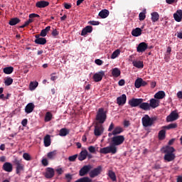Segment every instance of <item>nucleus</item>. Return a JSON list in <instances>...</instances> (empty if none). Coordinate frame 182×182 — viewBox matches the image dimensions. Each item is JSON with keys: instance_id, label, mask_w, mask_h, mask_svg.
<instances>
[{"instance_id": "f257e3e1", "label": "nucleus", "mask_w": 182, "mask_h": 182, "mask_svg": "<svg viewBox=\"0 0 182 182\" xmlns=\"http://www.w3.org/2000/svg\"><path fill=\"white\" fill-rule=\"evenodd\" d=\"M163 149L164 153H165V155L164 156V159L165 161L170 163V161H174V160H176V154H174L176 149H174V147L166 146L164 147Z\"/></svg>"}, {"instance_id": "f03ea898", "label": "nucleus", "mask_w": 182, "mask_h": 182, "mask_svg": "<svg viewBox=\"0 0 182 182\" xmlns=\"http://www.w3.org/2000/svg\"><path fill=\"white\" fill-rule=\"evenodd\" d=\"M95 119L97 122H98L99 124H103V123L106 122L107 114H106V111H105V108H100L98 109Z\"/></svg>"}, {"instance_id": "7ed1b4c3", "label": "nucleus", "mask_w": 182, "mask_h": 182, "mask_svg": "<svg viewBox=\"0 0 182 182\" xmlns=\"http://www.w3.org/2000/svg\"><path fill=\"white\" fill-rule=\"evenodd\" d=\"M156 120H157V117H150L149 114H145L141 119L142 126L144 127H151V126L154 124V122H156Z\"/></svg>"}, {"instance_id": "20e7f679", "label": "nucleus", "mask_w": 182, "mask_h": 182, "mask_svg": "<svg viewBox=\"0 0 182 182\" xmlns=\"http://www.w3.org/2000/svg\"><path fill=\"white\" fill-rule=\"evenodd\" d=\"M100 153H101V154H109V153H112V154H116V153H117V147L110 145L107 147L101 148Z\"/></svg>"}, {"instance_id": "39448f33", "label": "nucleus", "mask_w": 182, "mask_h": 182, "mask_svg": "<svg viewBox=\"0 0 182 182\" xmlns=\"http://www.w3.org/2000/svg\"><path fill=\"white\" fill-rule=\"evenodd\" d=\"M112 146L116 147V146H120L124 143V136L123 135H117L114 136L112 138Z\"/></svg>"}, {"instance_id": "423d86ee", "label": "nucleus", "mask_w": 182, "mask_h": 182, "mask_svg": "<svg viewBox=\"0 0 182 182\" xmlns=\"http://www.w3.org/2000/svg\"><path fill=\"white\" fill-rule=\"evenodd\" d=\"M143 102H144L143 98H132L129 100L128 105H129L131 107H139Z\"/></svg>"}, {"instance_id": "0eeeda50", "label": "nucleus", "mask_w": 182, "mask_h": 182, "mask_svg": "<svg viewBox=\"0 0 182 182\" xmlns=\"http://www.w3.org/2000/svg\"><path fill=\"white\" fill-rule=\"evenodd\" d=\"M14 164L16 166V174H21V171H23L25 166L18 159H15L14 161Z\"/></svg>"}, {"instance_id": "6e6552de", "label": "nucleus", "mask_w": 182, "mask_h": 182, "mask_svg": "<svg viewBox=\"0 0 182 182\" xmlns=\"http://www.w3.org/2000/svg\"><path fill=\"white\" fill-rule=\"evenodd\" d=\"M90 170H92V166L85 165L84 166H82V168H81L80 169L79 176L80 177H83V176H86V174H87L89 173V171H90Z\"/></svg>"}, {"instance_id": "1a4fd4ad", "label": "nucleus", "mask_w": 182, "mask_h": 182, "mask_svg": "<svg viewBox=\"0 0 182 182\" xmlns=\"http://www.w3.org/2000/svg\"><path fill=\"white\" fill-rule=\"evenodd\" d=\"M104 130L105 129L103 128V125H102L101 124H96L94 129L95 136H102V134H103Z\"/></svg>"}, {"instance_id": "9d476101", "label": "nucleus", "mask_w": 182, "mask_h": 182, "mask_svg": "<svg viewBox=\"0 0 182 182\" xmlns=\"http://www.w3.org/2000/svg\"><path fill=\"white\" fill-rule=\"evenodd\" d=\"M179 117L178 113L177 111H173L171 114L166 117V122L170 123L171 122H176Z\"/></svg>"}, {"instance_id": "9b49d317", "label": "nucleus", "mask_w": 182, "mask_h": 182, "mask_svg": "<svg viewBox=\"0 0 182 182\" xmlns=\"http://www.w3.org/2000/svg\"><path fill=\"white\" fill-rule=\"evenodd\" d=\"M102 173V166H99L97 168H95L89 173V176L90 178H95V177H97L99 174Z\"/></svg>"}, {"instance_id": "f8f14e48", "label": "nucleus", "mask_w": 182, "mask_h": 182, "mask_svg": "<svg viewBox=\"0 0 182 182\" xmlns=\"http://www.w3.org/2000/svg\"><path fill=\"white\" fill-rule=\"evenodd\" d=\"M103 76H105V71L101 70L94 74V75L92 76V79L94 82H102V79H103Z\"/></svg>"}, {"instance_id": "ddd939ff", "label": "nucleus", "mask_w": 182, "mask_h": 182, "mask_svg": "<svg viewBox=\"0 0 182 182\" xmlns=\"http://www.w3.org/2000/svg\"><path fill=\"white\" fill-rule=\"evenodd\" d=\"M36 40L34 41L35 43L37 45H46V38L41 37L39 34L35 36Z\"/></svg>"}, {"instance_id": "4468645a", "label": "nucleus", "mask_w": 182, "mask_h": 182, "mask_svg": "<svg viewBox=\"0 0 182 182\" xmlns=\"http://www.w3.org/2000/svg\"><path fill=\"white\" fill-rule=\"evenodd\" d=\"M147 48H149V46L147 45V43L142 42L140 43L139 44V46L136 48V50L137 52H139V53H143V52H146Z\"/></svg>"}, {"instance_id": "2eb2a0df", "label": "nucleus", "mask_w": 182, "mask_h": 182, "mask_svg": "<svg viewBox=\"0 0 182 182\" xmlns=\"http://www.w3.org/2000/svg\"><path fill=\"white\" fill-rule=\"evenodd\" d=\"M160 105V101H159L156 99L154 98H151L149 100V108L150 109H156V107H159V106Z\"/></svg>"}, {"instance_id": "dca6fc26", "label": "nucleus", "mask_w": 182, "mask_h": 182, "mask_svg": "<svg viewBox=\"0 0 182 182\" xmlns=\"http://www.w3.org/2000/svg\"><path fill=\"white\" fill-rule=\"evenodd\" d=\"M127 100V97L126 95H122V96L118 97L117 98V103L119 106H122L123 105H126V101Z\"/></svg>"}, {"instance_id": "f3484780", "label": "nucleus", "mask_w": 182, "mask_h": 182, "mask_svg": "<svg viewBox=\"0 0 182 182\" xmlns=\"http://www.w3.org/2000/svg\"><path fill=\"white\" fill-rule=\"evenodd\" d=\"M93 32V27L91 26H87L82 28L81 32V36H86L87 33H92Z\"/></svg>"}, {"instance_id": "a211bd4d", "label": "nucleus", "mask_w": 182, "mask_h": 182, "mask_svg": "<svg viewBox=\"0 0 182 182\" xmlns=\"http://www.w3.org/2000/svg\"><path fill=\"white\" fill-rule=\"evenodd\" d=\"M55 176V170L52 168H47L46 173H45V178H52Z\"/></svg>"}, {"instance_id": "6ab92c4d", "label": "nucleus", "mask_w": 182, "mask_h": 182, "mask_svg": "<svg viewBox=\"0 0 182 182\" xmlns=\"http://www.w3.org/2000/svg\"><path fill=\"white\" fill-rule=\"evenodd\" d=\"M34 109H35V105H33V103L32 102H30L26 106L25 112L26 113H27V114H29V113H32L33 112Z\"/></svg>"}, {"instance_id": "aec40b11", "label": "nucleus", "mask_w": 182, "mask_h": 182, "mask_svg": "<svg viewBox=\"0 0 182 182\" xmlns=\"http://www.w3.org/2000/svg\"><path fill=\"white\" fill-rule=\"evenodd\" d=\"M3 170H4V171H7L8 173L12 172V170H13L12 164L9 162L4 163L3 165Z\"/></svg>"}, {"instance_id": "412c9836", "label": "nucleus", "mask_w": 182, "mask_h": 182, "mask_svg": "<svg viewBox=\"0 0 182 182\" xmlns=\"http://www.w3.org/2000/svg\"><path fill=\"white\" fill-rule=\"evenodd\" d=\"M110 12L107 9H102L101 11H100L98 16L102 18V19H106L107 16H109V14Z\"/></svg>"}, {"instance_id": "4be33fe9", "label": "nucleus", "mask_w": 182, "mask_h": 182, "mask_svg": "<svg viewBox=\"0 0 182 182\" xmlns=\"http://www.w3.org/2000/svg\"><path fill=\"white\" fill-rule=\"evenodd\" d=\"M173 18L176 22H181L182 19V10H178L176 13L173 14Z\"/></svg>"}, {"instance_id": "5701e85b", "label": "nucleus", "mask_w": 182, "mask_h": 182, "mask_svg": "<svg viewBox=\"0 0 182 182\" xmlns=\"http://www.w3.org/2000/svg\"><path fill=\"white\" fill-rule=\"evenodd\" d=\"M36 6L37 8H46V6H49V2L46 1H40L36 4Z\"/></svg>"}, {"instance_id": "b1692460", "label": "nucleus", "mask_w": 182, "mask_h": 182, "mask_svg": "<svg viewBox=\"0 0 182 182\" xmlns=\"http://www.w3.org/2000/svg\"><path fill=\"white\" fill-rule=\"evenodd\" d=\"M139 109H141V110H144L145 112H149L150 110V105L149 102H141L139 105Z\"/></svg>"}, {"instance_id": "393cba45", "label": "nucleus", "mask_w": 182, "mask_h": 182, "mask_svg": "<svg viewBox=\"0 0 182 182\" xmlns=\"http://www.w3.org/2000/svg\"><path fill=\"white\" fill-rule=\"evenodd\" d=\"M87 157V150H83L80 153L78 156V160L80 161H83V160H86Z\"/></svg>"}, {"instance_id": "a878e982", "label": "nucleus", "mask_w": 182, "mask_h": 182, "mask_svg": "<svg viewBox=\"0 0 182 182\" xmlns=\"http://www.w3.org/2000/svg\"><path fill=\"white\" fill-rule=\"evenodd\" d=\"M165 97H166V92H164V91H159L154 95L155 99L161 100V99H164Z\"/></svg>"}, {"instance_id": "bb28decb", "label": "nucleus", "mask_w": 182, "mask_h": 182, "mask_svg": "<svg viewBox=\"0 0 182 182\" xmlns=\"http://www.w3.org/2000/svg\"><path fill=\"white\" fill-rule=\"evenodd\" d=\"M133 66L135 68H137L138 69H143L144 68V64L143 63V61L140 60H136L132 62Z\"/></svg>"}, {"instance_id": "cd10ccee", "label": "nucleus", "mask_w": 182, "mask_h": 182, "mask_svg": "<svg viewBox=\"0 0 182 182\" xmlns=\"http://www.w3.org/2000/svg\"><path fill=\"white\" fill-rule=\"evenodd\" d=\"M141 32H143L141 28H136L135 29L132 30V36H135V37L140 36L141 35Z\"/></svg>"}, {"instance_id": "c85d7f7f", "label": "nucleus", "mask_w": 182, "mask_h": 182, "mask_svg": "<svg viewBox=\"0 0 182 182\" xmlns=\"http://www.w3.org/2000/svg\"><path fill=\"white\" fill-rule=\"evenodd\" d=\"M122 74V72L120 71V69L115 68L112 70V75L114 76V77H119L120 75Z\"/></svg>"}, {"instance_id": "c756f323", "label": "nucleus", "mask_w": 182, "mask_h": 182, "mask_svg": "<svg viewBox=\"0 0 182 182\" xmlns=\"http://www.w3.org/2000/svg\"><path fill=\"white\" fill-rule=\"evenodd\" d=\"M19 22H21V19H19L18 18H11V20L9 22V24L11 26H15V25H18Z\"/></svg>"}, {"instance_id": "7c9ffc66", "label": "nucleus", "mask_w": 182, "mask_h": 182, "mask_svg": "<svg viewBox=\"0 0 182 182\" xmlns=\"http://www.w3.org/2000/svg\"><path fill=\"white\" fill-rule=\"evenodd\" d=\"M120 133H123V128H122V127H116L112 131L113 136H117V134H120Z\"/></svg>"}, {"instance_id": "2f4dec72", "label": "nucleus", "mask_w": 182, "mask_h": 182, "mask_svg": "<svg viewBox=\"0 0 182 182\" xmlns=\"http://www.w3.org/2000/svg\"><path fill=\"white\" fill-rule=\"evenodd\" d=\"M50 135L47 134L45 137H44V146L45 147H49V146H50Z\"/></svg>"}, {"instance_id": "473e14b6", "label": "nucleus", "mask_w": 182, "mask_h": 182, "mask_svg": "<svg viewBox=\"0 0 182 182\" xmlns=\"http://www.w3.org/2000/svg\"><path fill=\"white\" fill-rule=\"evenodd\" d=\"M151 15L152 22H157V21H159V19L160 18V15L156 11L151 13Z\"/></svg>"}, {"instance_id": "72a5a7b5", "label": "nucleus", "mask_w": 182, "mask_h": 182, "mask_svg": "<svg viewBox=\"0 0 182 182\" xmlns=\"http://www.w3.org/2000/svg\"><path fill=\"white\" fill-rule=\"evenodd\" d=\"M163 127L166 130H171V129H177V127H178V124H177V123L175 122V123L169 124L168 125L164 126Z\"/></svg>"}, {"instance_id": "f704fd0d", "label": "nucleus", "mask_w": 182, "mask_h": 182, "mask_svg": "<svg viewBox=\"0 0 182 182\" xmlns=\"http://www.w3.org/2000/svg\"><path fill=\"white\" fill-rule=\"evenodd\" d=\"M3 72L5 75H11L14 72V67H6L3 69Z\"/></svg>"}, {"instance_id": "c9c22d12", "label": "nucleus", "mask_w": 182, "mask_h": 182, "mask_svg": "<svg viewBox=\"0 0 182 182\" xmlns=\"http://www.w3.org/2000/svg\"><path fill=\"white\" fill-rule=\"evenodd\" d=\"M69 134V130L66 128H62L60 130L59 136H61L62 137H65V136H68Z\"/></svg>"}, {"instance_id": "e433bc0d", "label": "nucleus", "mask_w": 182, "mask_h": 182, "mask_svg": "<svg viewBox=\"0 0 182 182\" xmlns=\"http://www.w3.org/2000/svg\"><path fill=\"white\" fill-rule=\"evenodd\" d=\"M12 83H14V79H12L11 77H7L4 80V85L6 86H11V85H12Z\"/></svg>"}, {"instance_id": "4c0bfd02", "label": "nucleus", "mask_w": 182, "mask_h": 182, "mask_svg": "<svg viewBox=\"0 0 182 182\" xmlns=\"http://www.w3.org/2000/svg\"><path fill=\"white\" fill-rule=\"evenodd\" d=\"M108 176L112 181H117L116 173L113 171H109Z\"/></svg>"}, {"instance_id": "58836bf2", "label": "nucleus", "mask_w": 182, "mask_h": 182, "mask_svg": "<svg viewBox=\"0 0 182 182\" xmlns=\"http://www.w3.org/2000/svg\"><path fill=\"white\" fill-rule=\"evenodd\" d=\"M158 136L160 140H164V139H166V130L161 129L159 131Z\"/></svg>"}, {"instance_id": "ea45409f", "label": "nucleus", "mask_w": 182, "mask_h": 182, "mask_svg": "<svg viewBox=\"0 0 182 182\" xmlns=\"http://www.w3.org/2000/svg\"><path fill=\"white\" fill-rule=\"evenodd\" d=\"M134 86H135V87H136V89H140V87H141V77H138L135 80Z\"/></svg>"}, {"instance_id": "a19ab883", "label": "nucleus", "mask_w": 182, "mask_h": 182, "mask_svg": "<svg viewBox=\"0 0 182 182\" xmlns=\"http://www.w3.org/2000/svg\"><path fill=\"white\" fill-rule=\"evenodd\" d=\"M52 113H50V112H47L45 116V122H50V120H52Z\"/></svg>"}, {"instance_id": "79ce46f5", "label": "nucleus", "mask_w": 182, "mask_h": 182, "mask_svg": "<svg viewBox=\"0 0 182 182\" xmlns=\"http://www.w3.org/2000/svg\"><path fill=\"white\" fill-rule=\"evenodd\" d=\"M120 55V50L117 49L114 50L111 55V59H116Z\"/></svg>"}, {"instance_id": "37998d69", "label": "nucleus", "mask_w": 182, "mask_h": 182, "mask_svg": "<svg viewBox=\"0 0 182 182\" xmlns=\"http://www.w3.org/2000/svg\"><path fill=\"white\" fill-rule=\"evenodd\" d=\"M38 85H39V83L38 82H31L30 83V89L31 90H35L36 87H38Z\"/></svg>"}, {"instance_id": "c03bdc74", "label": "nucleus", "mask_w": 182, "mask_h": 182, "mask_svg": "<svg viewBox=\"0 0 182 182\" xmlns=\"http://www.w3.org/2000/svg\"><path fill=\"white\" fill-rule=\"evenodd\" d=\"M55 156H56V151H50L47 154L48 159H53Z\"/></svg>"}, {"instance_id": "a18cd8bd", "label": "nucleus", "mask_w": 182, "mask_h": 182, "mask_svg": "<svg viewBox=\"0 0 182 182\" xmlns=\"http://www.w3.org/2000/svg\"><path fill=\"white\" fill-rule=\"evenodd\" d=\"M23 158L24 159V160H26L27 161H31V155H29V154L28 153H24L23 154Z\"/></svg>"}, {"instance_id": "49530a36", "label": "nucleus", "mask_w": 182, "mask_h": 182, "mask_svg": "<svg viewBox=\"0 0 182 182\" xmlns=\"http://www.w3.org/2000/svg\"><path fill=\"white\" fill-rule=\"evenodd\" d=\"M76 159H77V154H75L68 157L69 161H76Z\"/></svg>"}, {"instance_id": "de8ad7c7", "label": "nucleus", "mask_w": 182, "mask_h": 182, "mask_svg": "<svg viewBox=\"0 0 182 182\" xmlns=\"http://www.w3.org/2000/svg\"><path fill=\"white\" fill-rule=\"evenodd\" d=\"M89 25H92L93 26H96L97 25H100V22L95 21H90L88 22Z\"/></svg>"}, {"instance_id": "09e8293b", "label": "nucleus", "mask_w": 182, "mask_h": 182, "mask_svg": "<svg viewBox=\"0 0 182 182\" xmlns=\"http://www.w3.org/2000/svg\"><path fill=\"white\" fill-rule=\"evenodd\" d=\"M139 21H144L146 19V14L143 12L139 13Z\"/></svg>"}, {"instance_id": "8fccbe9b", "label": "nucleus", "mask_w": 182, "mask_h": 182, "mask_svg": "<svg viewBox=\"0 0 182 182\" xmlns=\"http://www.w3.org/2000/svg\"><path fill=\"white\" fill-rule=\"evenodd\" d=\"M88 150L90 151V153H96V148L93 146H90L88 147Z\"/></svg>"}, {"instance_id": "3c124183", "label": "nucleus", "mask_w": 182, "mask_h": 182, "mask_svg": "<svg viewBox=\"0 0 182 182\" xmlns=\"http://www.w3.org/2000/svg\"><path fill=\"white\" fill-rule=\"evenodd\" d=\"M95 63H96V65H98V66H102L103 65V60L100 59H96L95 60Z\"/></svg>"}, {"instance_id": "603ef678", "label": "nucleus", "mask_w": 182, "mask_h": 182, "mask_svg": "<svg viewBox=\"0 0 182 182\" xmlns=\"http://www.w3.org/2000/svg\"><path fill=\"white\" fill-rule=\"evenodd\" d=\"M48 35V33H46V31L43 29L41 31V33L39 34V36H42L43 38H45Z\"/></svg>"}, {"instance_id": "864d4df0", "label": "nucleus", "mask_w": 182, "mask_h": 182, "mask_svg": "<svg viewBox=\"0 0 182 182\" xmlns=\"http://www.w3.org/2000/svg\"><path fill=\"white\" fill-rule=\"evenodd\" d=\"M29 18H41V16H39V14H31L28 16Z\"/></svg>"}, {"instance_id": "5fc2aeb1", "label": "nucleus", "mask_w": 182, "mask_h": 182, "mask_svg": "<svg viewBox=\"0 0 182 182\" xmlns=\"http://www.w3.org/2000/svg\"><path fill=\"white\" fill-rule=\"evenodd\" d=\"M154 168L155 170H159V168H161V165L159 163H156L154 166Z\"/></svg>"}, {"instance_id": "6e6d98bb", "label": "nucleus", "mask_w": 182, "mask_h": 182, "mask_svg": "<svg viewBox=\"0 0 182 182\" xmlns=\"http://www.w3.org/2000/svg\"><path fill=\"white\" fill-rule=\"evenodd\" d=\"M21 124L23 127H26V124H28V119H23L21 122Z\"/></svg>"}, {"instance_id": "4d7b16f0", "label": "nucleus", "mask_w": 182, "mask_h": 182, "mask_svg": "<svg viewBox=\"0 0 182 182\" xmlns=\"http://www.w3.org/2000/svg\"><path fill=\"white\" fill-rule=\"evenodd\" d=\"M64 8L65 9H70V8H72V4L64 3Z\"/></svg>"}, {"instance_id": "13d9d810", "label": "nucleus", "mask_w": 182, "mask_h": 182, "mask_svg": "<svg viewBox=\"0 0 182 182\" xmlns=\"http://www.w3.org/2000/svg\"><path fill=\"white\" fill-rule=\"evenodd\" d=\"M126 83V82L124 81V80L122 79L118 82V85L119 86H124V84Z\"/></svg>"}, {"instance_id": "bf43d9fd", "label": "nucleus", "mask_w": 182, "mask_h": 182, "mask_svg": "<svg viewBox=\"0 0 182 182\" xmlns=\"http://www.w3.org/2000/svg\"><path fill=\"white\" fill-rule=\"evenodd\" d=\"M53 36H58V35H59V31H58V30L56 29H54L53 31H52V33Z\"/></svg>"}, {"instance_id": "052dcab7", "label": "nucleus", "mask_w": 182, "mask_h": 182, "mask_svg": "<svg viewBox=\"0 0 182 182\" xmlns=\"http://www.w3.org/2000/svg\"><path fill=\"white\" fill-rule=\"evenodd\" d=\"M114 129V124L112 122L108 128V132H112Z\"/></svg>"}, {"instance_id": "680f3d73", "label": "nucleus", "mask_w": 182, "mask_h": 182, "mask_svg": "<svg viewBox=\"0 0 182 182\" xmlns=\"http://www.w3.org/2000/svg\"><path fill=\"white\" fill-rule=\"evenodd\" d=\"M130 126V121L124 120V127H129Z\"/></svg>"}, {"instance_id": "e2e57ef3", "label": "nucleus", "mask_w": 182, "mask_h": 182, "mask_svg": "<svg viewBox=\"0 0 182 182\" xmlns=\"http://www.w3.org/2000/svg\"><path fill=\"white\" fill-rule=\"evenodd\" d=\"M53 75H55V73H53L51 75L50 80H52L53 82H55V80H56V79H58V76H55Z\"/></svg>"}, {"instance_id": "0e129e2a", "label": "nucleus", "mask_w": 182, "mask_h": 182, "mask_svg": "<svg viewBox=\"0 0 182 182\" xmlns=\"http://www.w3.org/2000/svg\"><path fill=\"white\" fill-rule=\"evenodd\" d=\"M42 164L44 165L45 166H48V159H43Z\"/></svg>"}, {"instance_id": "69168bd1", "label": "nucleus", "mask_w": 182, "mask_h": 182, "mask_svg": "<svg viewBox=\"0 0 182 182\" xmlns=\"http://www.w3.org/2000/svg\"><path fill=\"white\" fill-rule=\"evenodd\" d=\"M56 171H57L58 174H59V175L63 173V170L62 169V168L56 169Z\"/></svg>"}, {"instance_id": "338daca9", "label": "nucleus", "mask_w": 182, "mask_h": 182, "mask_svg": "<svg viewBox=\"0 0 182 182\" xmlns=\"http://www.w3.org/2000/svg\"><path fill=\"white\" fill-rule=\"evenodd\" d=\"M178 99H182V91H179L177 92Z\"/></svg>"}, {"instance_id": "774afa93", "label": "nucleus", "mask_w": 182, "mask_h": 182, "mask_svg": "<svg viewBox=\"0 0 182 182\" xmlns=\"http://www.w3.org/2000/svg\"><path fill=\"white\" fill-rule=\"evenodd\" d=\"M177 182H182V176H178L177 179H176Z\"/></svg>"}]
</instances>
